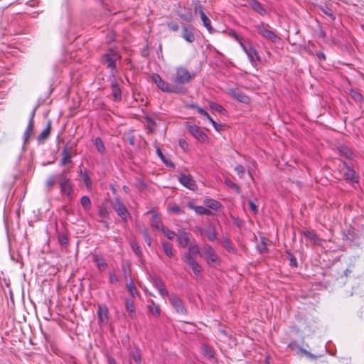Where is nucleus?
I'll return each instance as SVG.
<instances>
[{
	"label": "nucleus",
	"instance_id": "1",
	"mask_svg": "<svg viewBox=\"0 0 364 364\" xmlns=\"http://www.w3.org/2000/svg\"><path fill=\"white\" fill-rule=\"evenodd\" d=\"M254 28L257 34L272 43H277L280 40L279 37L273 31L269 30L270 26L268 23L260 22L255 25Z\"/></svg>",
	"mask_w": 364,
	"mask_h": 364
},
{
	"label": "nucleus",
	"instance_id": "2",
	"mask_svg": "<svg viewBox=\"0 0 364 364\" xmlns=\"http://www.w3.org/2000/svg\"><path fill=\"white\" fill-rule=\"evenodd\" d=\"M151 80L156 85L158 88L163 92L172 93L183 92L182 88L178 87L177 85H171L168 84V82H165L158 74H153L151 76Z\"/></svg>",
	"mask_w": 364,
	"mask_h": 364
},
{
	"label": "nucleus",
	"instance_id": "3",
	"mask_svg": "<svg viewBox=\"0 0 364 364\" xmlns=\"http://www.w3.org/2000/svg\"><path fill=\"white\" fill-rule=\"evenodd\" d=\"M195 77L194 73H190L186 68L180 67L176 69V77L172 80L176 85L189 82Z\"/></svg>",
	"mask_w": 364,
	"mask_h": 364
},
{
	"label": "nucleus",
	"instance_id": "4",
	"mask_svg": "<svg viewBox=\"0 0 364 364\" xmlns=\"http://www.w3.org/2000/svg\"><path fill=\"white\" fill-rule=\"evenodd\" d=\"M201 255L210 266L213 267L220 262L219 257L210 245H206L201 248Z\"/></svg>",
	"mask_w": 364,
	"mask_h": 364
},
{
	"label": "nucleus",
	"instance_id": "5",
	"mask_svg": "<svg viewBox=\"0 0 364 364\" xmlns=\"http://www.w3.org/2000/svg\"><path fill=\"white\" fill-rule=\"evenodd\" d=\"M58 177L60 178L59 186L60 193L63 195H65L68 199H72L73 188L70 179L65 174V172L60 173Z\"/></svg>",
	"mask_w": 364,
	"mask_h": 364
},
{
	"label": "nucleus",
	"instance_id": "6",
	"mask_svg": "<svg viewBox=\"0 0 364 364\" xmlns=\"http://www.w3.org/2000/svg\"><path fill=\"white\" fill-rule=\"evenodd\" d=\"M241 48L247 54L251 64L254 67L258 66L260 63L261 59L256 49L254 48L249 43L247 44L245 43L244 45H242Z\"/></svg>",
	"mask_w": 364,
	"mask_h": 364
},
{
	"label": "nucleus",
	"instance_id": "7",
	"mask_svg": "<svg viewBox=\"0 0 364 364\" xmlns=\"http://www.w3.org/2000/svg\"><path fill=\"white\" fill-rule=\"evenodd\" d=\"M113 208L116 211L117 214L122 218L124 222H127L130 216L129 213L127 210L126 206L122 203L119 198L117 197L114 199V203Z\"/></svg>",
	"mask_w": 364,
	"mask_h": 364
},
{
	"label": "nucleus",
	"instance_id": "8",
	"mask_svg": "<svg viewBox=\"0 0 364 364\" xmlns=\"http://www.w3.org/2000/svg\"><path fill=\"white\" fill-rule=\"evenodd\" d=\"M172 306L176 311L182 315L186 314V309L184 306L183 300L176 294H171L168 297Z\"/></svg>",
	"mask_w": 364,
	"mask_h": 364
},
{
	"label": "nucleus",
	"instance_id": "9",
	"mask_svg": "<svg viewBox=\"0 0 364 364\" xmlns=\"http://www.w3.org/2000/svg\"><path fill=\"white\" fill-rule=\"evenodd\" d=\"M181 36L187 43H193L196 41L194 28L191 25L182 24Z\"/></svg>",
	"mask_w": 364,
	"mask_h": 364
},
{
	"label": "nucleus",
	"instance_id": "10",
	"mask_svg": "<svg viewBox=\"0 0 364 364\" xmlns=\"http://www.w3.org/2000/svg\"><path fill=\"white\" fill-rule=\"evenodd\" d=\"M178 181L181 185L186 187L189 190L196 191L198 188L196 181L193 180L191 175L181 173L178 176Z\"/></svg>",
	"mask_w": 364,
	"mask_h": 364
},
{
	"label": "nucleus",
	"instance_id": "11",
	"mask_svg": "<svg viewBox=\"0 0 364 364\" xmlns=\"http://www.w3.org/2000/svg\"><path fill=\"white\" fill-rule=\"evenodd\" d=\"M245 1L242 6H250L255 12L258 13L260 16H265L267 14V10L257 1V0H243Z\"/></svg>",
	"mask_w": 364,
	"mask_h": 364
},
{
	"label": "nucleus",
	"instance_id": "12",
	"mask_svg": "<svg viewBox=\"0 0 364 364\" xmlns=\"http://www.w3.org/2000/svg\"><path fill=\"white\" fill-rule=\"evenodd\" d=\"M119 58L117 53L110 50L109 53L105 54L104 61L107 64L108 68L113 70L116 68V61Z\"/></svg>",
	"mask_w": 364,
	"mask_h": 364
},
{
	"label": "nucleus",
	"instance_id": "13",
	"mask_svg": "<svg viewBox=\"0 0 364 364\" xmlns=\"http://www.w3.org/2000/svg\"><path fill=\"white\" fill-rule=\"evenodd\" d=\"M185 262L188 264V265L191 268L193 272L194 273L196 277H202V267L200 264L193 257H191L190 255L187 256V259H185Z\"/></svg>",
	"mask_w": 364,
	"mask_h": 364
},
{
	"label": "nucleus",
	"instance_id": "14",
	"mask_svg": "<svg viewBox=\"0 0 364 364\" xmlns=\"http://www.w3.org/2000/svg\"><path fill=\"white\" fill-rule=\"evenodd\" d=\"M195 10L196 11H199L200 16L203 22V25L207 28L208 31L210 33H213L215 31V30L211 26V21L203 12V6L200 4H197L195 7Z\"/></svg>",
	"mask_w": 364,
	"mask_h": 364
},
{
	"label": "nucleus",
	"instance_id": "15",
	"mask_svg": "<svg viewBox=\"0 0 364 364\" xmlns=\"http://www.w3.org/2000/svg\"><path fill=\"white\" fill-rule=\"evenodd\" d=\"M153 284L155 288H156L159 291V294L165 298L168 297L170 295L168 294V291L166 290L165 287L164 282L162 281V279L158 277L154 276L152 279Z\"/></svg>",
	"mask_w": 364,
	"mask_h": 364
},
{
	"label": "nucleus",
	"instance_id": "16",
	"mask_svg": "<svg viewBox=\"0 0 364 364\" xmlns=\"http://www.w3.org/2000/svg\"><path fill=\"white\" fill-rule=\"evenodd\" d=\"M188 132L198 141H205L208 138L206 134L196 125L188 126Z\"/></svg>",
	"mask_w": 364,
	"mask_h": 364
},
{
	"label": "nucleus",
	"instance_id": "17",
	"mask_svg": "<svg viewBox=\"0 0 364 364\" xmlns=\"http://www.w3.org/2000/svg\"><path fill=\"white\" fill-rule=\"evenodd\" d=\"M98 321L100 324L105 325L108 323V309L105 305H99L97 308Z\"/></svg>",
	"mask_w": 364,
	"mask_h": 364
},
{
	"label": "nucleus",
	"instance_id": "18",
	"mask_svg": "<svg viewBox=\"0 0 364 364\" xmlns=\"http://www.w3.org/2000/svg\"><path fill=\"white\" fill-rule=\"evenodd\" d=\"M230 94L235 100L244 104H248L250 101V97L239 90L232 89L230 90Z\"/></svg>",
	"mask_w": 364,
	"mask_h": 364
},
{
	"label": "nucleus",
	"instance_id": "19",
	"mask_svg": "<svg viewBox=\"0 0 364 364\" xmlns=\"http://www.w3.org/2000/svg\"><path fill=\"white\" fill-rule=\"evenodd\" d=\"M112 95L114 101L122 100V92L117 80L114 78L111 82Z\"/></svg>",
	"mask_w": 364,
	"mask_h": 364
},
{
	"label": "nucleus",
	"instance_id": "20",
	"mask_svg": "<svg viewBox=\"0 0 364 364\" xmlns=\"http://www.w3.org/2000/svg\"><path fill=\"white\" fill-rule=\"evenodd\" d=\"M343 175L346 180L351 183H358V176L351 167L346 166Z\"/></svg>",
	"mask_w": 364,
	"mask_h": 364
},
{
	"label": "nucleus",
	"instance_id": "21",
	"mask_svg": "<svg viewBox=\"0 0 364 364\" xmlns=\"http://www.w3.org/2000/svg\"><path fill=\"white\" fill-rule=\"evenodd\" d=\"M203 232V235L210 242L215 240L217 238L215 226L213 223L210 224L207 228H205Z\"/></svg>",
	"mask_w": 364,
	"mask_h": 364
},
{
	"label": "nucleus",
	"instance_id": "22",
	"mask_svg": "<svg viewBox=\"0 0 364 364\" xmlns=\"http://www.w3.org/2000/svg\"><path fill=\"white\" fill-rule=\"evenodd\" d=\"M92 259L100 271H105L107 269L108 265L102 256L95 254L92 255Z\"/></svg>",
	"mask_w": 364,
	"mask_h": 364
},
{
	"label": "nucleus",
	"instance_id": "23",
	"mask_svg": "<svg viewBox=\"0 0 364 364\" xmlns=\"http://www.w3.org/2000/svg\"><path fill=\"white\" fill-rule=\"evenodd\" d=\"M71 162H72V160H71L70 149L68 147V146H65L63 148V150H62V159L60 160V166H65Z\"/></svg>",
	"mask_w": 364,
	"mask_h": 364
},
{
	"label": "nucleus",
	"instance_id": "24",
	"mask_svg": "<svg viewBox=\"0 0 364 364\" xmlns=\"http://www.w3.org/2000/svg\"><path fill=\"white\" fill-rule=\"evenodd\" d=\"M301 235L311 240L314 242V244H319V242L321 241V239L318 238V237L316 235V232L313 230L306 229L304 230H302Z\"/></svg>",
	"mask_w": 364,
	"mask_h": 364
},
{
	"label": "nucleus",
	"instance_id": "25",
	"mask_svg": "<svg viewBox=\"0 0 364 364\" xmlns=\"http://www.w3.org/2000/svg\"><path fill=\"white\" fill-rule=\"evenodd\" d=\"M34 114H35V110H33L32 112L31 118L30 119L28 124L27 126V128L23 134V139H24L25 144H26L28 141L29 138H30V136L33 132V118L34 117Z\"/></svg>",
	"mask_w": 364,
	"mask_h": 364
},
{
	"label": "nucleus",
	"instance_id": "26",
	"mask_svg": "<svg viewBox=\"0 0 364 364\" xmlns=\"http://www.w3.org/2000/svg\"><path fill=\"white\" fill-rule=\"evenodd\" d=\"M177 15L180 18L187 23H191L193 20V16L191 9L185 10L184 11H178Z\"/></svg>",
	"mask_w": 364,
	"mask_h": 364
},
{
	"label": "nucleus",
	"instance_id": "27",
	"mask_svg": "<svg viewBox=\"0 0 364 364\" xmlns=\"http://www.w3.org/2000/svg\"><path fill=\"white\" fill-rule=\"evenodd\" d=\"M51 129V122L48 121L46 127L43 130V132L38 136V142L43 143L44 141L48 137Z\"/></svg>",
	"mask_w": 364,
	"mask_h": 364
},
{
	"label": "nucleus",
	"instance_id": "28",
	"mask_svg": "<svg viewBox=\"0 0 364 364\" xmlns=\"http://www.w3.org/2000/svg\"><path fill=\"white\" fill-rule=\"evenodd\" d=\"M79 173H80V176L82 178V180L84 181L86 188L88 191H90L92 189V180H91L90 177L88 176L87 171L80 169Z\"/></svg>",
	"mask_w": 364,
	"mask_h": 364
},
{
	"label": "nucleus",
	"instance_id": "29",
	"mask_svg": "<svg viewBox=\"0 0 364 364\" xmlns=\"http://www.w3.org/2000/svg\"><path fill=\"white\" fill-rule=\"evenodd\" d=\"M203 203L206 207L214 210H218L221 206L218 201L210 198L204 199Z\"/></svg>",
	"mask_w": 364,
	"mask_h": 364
},
{
	"label": "nucleus",
	"instance_id": "30",
	"mask_svg": "<svg viewBox=\"0 0 364 364\" xmlns=\"http://www.w3.org/2000/svg\"><path fill=\"white\" fill-rule=\"evenodd\" d=\"M125 307L127 311L128 312L129 316L130 318H134L135 316V307L134 301L131 299H126Z\"/></svg>",
	"mask_w": 364,
	"mask_h": 364
},
{
	"label": "nucleus",
	"instance_id": "31",
	"mask_svg": "<svg viewBox=\"0 0 364 364\" xmlns=\"http://www.w3.org/2000/svg\"><path fill=\"white\" fill-rule=\"evenodd\" d=\"M177 240L181 247H186L189 243V234L186 232H183L177 237Z\"/></svg>",
	"mask_w": 364,
	"mask_h": 364
},
{
	"label": "nucleus",
	"instance_id": "32",
	"mask_svg": "<svg viewBox=\"0 0 364 364\" xmlns=\"http://www.w3.org/2000/svg\"><path fill=\"white\" fill-rule=\"evenodd\" d=\"M338 151L340 154L346 159H352L354 156V154L348 146H342L338 149Z\"/></svg>",
	"mask_w": 364,
	"mask_h": 364
},
{
	"label": "nucleus",
	"instance_id": "33",
	"mask_svg": "<svg viewBox=\"0 0 364 364\" xmlns=\"http://www.w3.org/2000/svg\"><path fill=\"white\" fill-rule=\"evenodd\" d=\"M151 226L157 230H161L164 226L161 223V220L156 214H153L151 218Z\"/></svg>",
	"mask_w": 364,
	"mask_h": 364
},
{
	"label": "nucleus",
	"instance_id": "34",
	"mask_svg": "<svg viewBox=\"0 0 364 364\" xmlns=\"http://www.w3.org/2000/svg\"><path fill=\"white\" fill-rule=\"evenodd\" d=\"M227 33L230 37L233 38L236 41H237L240 47H242V45L245 43L242 36L237 33L235 31L230 29L228 31Z\"/></svg>",
	"mask_w": 364,
	"mask_h": 364
},
{
	"label": "nucleus",
	"instance_id": "35",
	"mask_svg": "<svg viewBox=\"0 0 364 364\" xmlns=\"http://www.w3.org/2000/svg\"><path fill=\"white\" fill-rule=\"evenodd\" d=\"M80 203L85 211H88L91 209V200L88 196H82L80 199Z\"/></svg>",
	"mask_w": 364,
	"mask_h": 364
},
{
	"label": "nucleus",
	"instance_id": "36",
	"mask_svg": "<svg viewBox=\"0 0 364 364\" xmlns=\"http://www.w3.org/2000/svg\"><path fill=\"white\" fill-rule=\"evenodd\" d=\"M161 245L164 253L168 257H172L173 256L172 245L167 242H162Z\"/></svg>",
	"mask_w": 364,
	"mask_h": 364
},
{
	"label": "nucleus",
	"instance_id": "37",
	"mask_svg": "<svg viewBox=\"0 0 364 364\" xmlns=\"http://www.w3.org/2000/svg\"><path fill=\"white\" fill-rule=\"evenodd\" d=\"M200 253V249L198 245H193L188 247V252L184 255V259H187V256L190 255L191 257H193Z\"/></svg>",
	"mask_w": 364,
	"mask_h": 364
},
{
	"label": "nucleus",
	"instance_id": "38",
	"mask_svg": "<svg viewBox=\"0 0 364 364\" xmlns=\"http://www.w3.org/2000/svg\"><path fill=\"white\" fill-rule=\"evenodd\" d=\"M148 309L155 317H159L160 316L159 306L154 302L152 301L151 304L148 306Z\"/></svg>",
	"mask_w": 364,
	"mask_h": 364
},
{
	"label": "nucleus",
	"instance_id": "39",
	"mask_svg": "<svg viewBox=\"0 0 364 364\" xmlns=\"http://www.w3.org/2000/svg\"><path fill=\"white\" fill-rule=\"evenodd\" d=\"M95 146L98 152L101 154H103L105 152V147L100 137H97L95 139Z\"/></svg>",
	"mask_w": 364,
	"mask_h": 364
},
{
	"label": "nucleus",
	"instance_id": "40",
	"mask_svg": "<svg viewBox=\"0 0 364 364\" xmlns=\"http://www.w3.org/2000/svg\"><path fill=\"white\" fill-rule=\"evenodd\" d=\"M127 289L132 295V296L135 297L139 296V291H137L136 287L134 286L132 282H130L129 284H127Z\"/></svg>",
	"mask_w": 364,
	"mask_h": 364
},
{
	"label": "nucleus",
	"instance_id": "41",
	"mask_svg": "<svg viewBox=\"0 0 364 364\" xmlns=\"http://www.w3.org/2000/svg\"><path fill=\"white\" fill-rule=\"evenodd\" d=\"M257 248L260 253H264L267 251V239L265 237L261 238V242L257 245Z\"/></svg>",
	"mask_w": 364,
	"mask_h": 364
},
{
	"label": "nucleus",
	"instance_id": "42",
	"mask_svg": "<svg viewBox=\"0 0 364 364\" xmlns=\"http://www.w3.org/2000/svg\"><path fill=\"white\" fill-rule=\"evenodd\" d=\"M350 95L355 102H361L363 99V95L359 92L353 89L350 91Z\"/></svg>",
	"mask_w": 364,
	"mask_h": 364
},
{
	"label": "nucleus",
	"instance_id": "43",
	"mask_svg": "<svg viewBox=\"0 0 364 364\" xmlns=\"http://www.w3.org/2000/svg\"><path fill=\"white\" fill-rule=\"evenodd\" d=\"M168 210L176 214H183L184 211L179 205L173 204L169 205L168 208Z\"/></svg>",
	"mask_w": 364,
	"mask_h": 364
},
{
	"label": "nucleus",
	"instance_id": "44",
	"mask_svg": "<svg viewBox=\"0 0 364 364\" xmlns=\"http://www.w3.org/2000/svg\"><path fill=\"white\" fill-rule=\"evenodd\" d=\"M195 211L198 215H209L211 214V212L208 209L205 208L203 206H198V205H197L196 207Z\"/></svg>",
	"mask_w": 364,
	"mask_h": 364
},
{
	"label": "nucleus",
	"instance_id": "45",
	"mask_svg": "<svg viewBox=\"0 0 364 364\" xmlns=\"http://www.w3.org/2000/svg\"><path fill=\"white\" fill-rule=\"evenodd\" d=\"M161 232H163V233H164V235H166V236L169 240H173V239L176 236V234L173 231H172V230H169V229H168L167 228H165V227H164V228L161 230Z\"/></svg>",
	"mask_w": 364,
	"mask_h": 364
},
{
	"label": "nucleus",
	"instance_id": "46",
	"mask_svg": "<svg viewBox=\"0 0 364 364\" xmlns=\"http://www.w3.org/2000/svg\"><path fill=\"white\" fill-rule=\"evenodd\" d=\"M209 105L212 109H213L219 113H223L225 111L224 108L221 105H220L214 102H210Z\"/></svg>",
	"mask_w": 364,
	"mask_h": 364
},
{
	"label": "nucleus",
	"instance_id": "47",
	"mask_svg": "<svg viewBox=\"0 0 364 364\" xmlns=\"http://www.w3.org/2000/svg\"><path fill=\"white\" fill-rule=\"evenodd\" d=\"M58 240L60 245L66 246L68 244V238L65 234H59Z\"/></svg>",
	"mask_w": 364,
	"mask_h": 364
},
{
	"label": "nucleus",
	"instance_id": "48",
	"mask_svg": "<svg viewBox=\"0 0 364 364\" xmlns=\"http://www.w3.org/2000/svg\"><path fill=\"white\" fill-rule=\"evenodd\" d=\"M191 107L196 109L200 114L205 117V118H209V114L204 109L194 104L191 105Z\"/></svg>",
	"mask_w": 364,
	"mask_h": 364
},
{
	"label": "nucleus",
	"instance_id": "49",
	"mask_svg": "<svg viewBox=\"0 0 364 364\" xmlns=\"http://www.w3.org/2000/svg\"><path fill=\"white\" fill-rule=\"evenodd\" d=\"M235 170L237 172V174L239 176V178H243L244 174L245 173V168L242 165H237L235 168Z\"/></svg>",
	"mask_w": 364,
	"mask_h": 364
},
{
	"label": "nucleus",
	"instance_id": "50",
	"mask_svg": "<svg viewBox=\"0 0 364 364\" xmlns=\"http://www.w3.org/2000/svg\"><path fill=\"white\" fill-rule=\"evenodd\" d=\"M156 153H157V155L160 157V159L163 161V162L165 163L167 166H173V164L171 161H168L165 159L164 156L163 155V154L159 148L156 149Z\"/></svg>",
	"mask_w": 364,
	"mask_h": 364
},
{
	"label": "nucleus",
	"instance_id": "51",
	"mask_svg": "<svg viewBox=\"0 0 364 364\" xmlns=\"http://www.w3.org/2000/svg\"><path fill=\"white\" fill-rule=\"evenodd\" d=\"M168 28L172 31H178L179 29V26L176 22L174 21H168L166 23Z\"/></svg>",
	"mask_w": 364,
	"mask_h": 364
},
{
	"label": "nucleus",
	"instance_id": "52",
	"mask_svg": "<svg viewBox=\"0 0 364 364\" xmlns=\"http://www.w3.org/2000/svg\"><path fill=\"white\" fill-rule=\"evenodd\" d=\"M225 183L227 186H228L230 188L235 190L237 193H240V186L236 184L235 183H233L232 181H231L230 180H226L225 181Z\"/></svg>",
	"mask_w": 364,
	"mask_h": 364
},
{
	"label": "nucleus",
	"instance_id": "53",
	"mask_svg": "<svg viewBox=\"0 0 364 364\" xmlns=\"http://www.w3.org/2000/svg\"><path fill=\"white\" fill-rule=\"evenodd\" d=\"M55 177L54 176H50L46 182V185L48 189L52 188L53 186L55 185Z\"/></svg>",
	"mask_w": 364,
	"mask_h": 364
},
{
	"label": "nucleus",
	"instance_id": "54",
	"mask_svg": "<svg viewBox=\"0 0 364 364\" xmlns=\"http://www.w3.org/2000/svg\"><path fill=\"white\" fill-rule=\"evenodd\" d=\"M143 237L144 238V240L146 242V243L149 245V246H151V239L149 235V232H148V230L146 229H144L143 230Z\"/></svg>",
	"mask_w": 364,
	"mask_h": 364
},
{
	"label": "nucleus",
	"instance_id": "55",
	"mask_svg": "<svg viewBox=\"0 0 364 364\" xmlns=\"http://www.w3.org/2000/svg\"><path fill=\"white\" fill-rule=\"evenodd\" d=\"M109 281L110 283L117 284L119 282L117 276L114 272H110L109 275Z\"/></svg>",
	"mask_w": 364,
	"mask_h": 364
},
{
	"label": "nucleus",
	"instance_id": "56",
	"mask_svg": "<svg viewBox=\"0 0 364 364\" xmlns=\"http://www.w3.org/2000/svg\"><path fill=\"white\" fill-rule=\"evenodd\" d=\"M99 215L102 218H107L109 216V213L106 208L101 207L99 210Z\"/></svg>",
	"mask_w": 364,
	"mask_h": 364
},
{
	"label": "nucleus",
	"instance_id": "57",
	"mask_svg": "<svg viewBox=\"0 0 364 364\" xmlns=\"http://www.w3.org/2000/svg\"><path fill=\"white\" fill-rule=\"evenodd\" d=\"M132 246V249H133L134 253L137 256L141 257L142 255L141 248L136 244H133Z\"/></svg>",
	"mask_w": 364,
	"mask_h": 364
},
{
	"label": "nucleus",
	"instance_id": "58",
	"mask_svg": "<svg viewBox=\"0 0 364 364\" xmlns=\"http://www.w3.org/2000/svg\"><path fill=\"white\" fill-rule=\"evenodd\" d=\"M203 352L206 356H208L209 358L213 357L214 353L209 347H208V346L204 347Z\"/></svg>",
	"mask_w": 364,
	"mask_h": 364
},
{
	"label": "nucleus",
	"instance_id": "59",
	"mask_svg": "<svg viewBox=\"0 0 364 364\" xmlns=\"http://www.w3.org/2000/svg\"><path fill=\"white\" fill-rule=\"evenodd\" d=\"M249 206L250 210L255 214L257 212V207L252 200H249Z\"/></svg>",
	"mask_w": 364,
	"mask_h": 364
},
{
	"label": "nucleus",
	"instance_id": "60",
	"mask_svg": "<svg viewBox=\"0 0 364 364\" xmlns=\"http://www.w3.org/2000/svg\"><path fill=\"white\" fill-rule=\"evenodd\" d=\"M132 358L136 363H140L141 361V355L138 352L132 353Z\"/></svg>",
	"mask_w": 364,
	"mask_h": 364
},
{
	"label": "nucleus",
	"instance_id": "61",
	"mask_svg": "<svg viewBox=\"0 0 364 364\" xmlns=\"http://www.w3.org/2000/svg\"><path fill=\"white\" fill-rule=\"evenodd\" d=\"M127 141H128V143L132 145V146H134V143H135V139H134V136L133 135H129L127 136Z\"/></svg>",
	"mask_w": 364,
	"mask_h": 364
},
{
	"label": "nucleus",
	"instance_id": "62",
	"mask_svg": "<svg viewBox=\"0 0 364 364\" xmlns=\"http://www.w3.org/2000/svg\"><path fill=\"white\" fill-rule=\"evenodd\" d=\"M324 14H326L327 16H328L332 21L335 20L336 18V16H334V14L327 10H323Z\"/></svg>",
	"mask_w": 364,
	"mask_h": 364
},
{
	"label": "nucleus",
	"instance_id": "63",
	"mask_svg": "<svg viewBox=\"0 0 364 364\" xmlns=\"http://www.w3.org/2000/svg\"><path fill=\"white\" fill-rule=\"evenodd\" d=\"M205 230L204 228H198L197 227L195 230V232L196 233H199L200 235H203V231Z\"/></svg>",
	"mask_w": 364,
	"mask_h": 364
},
{
	"label": "nucleus",
	"instance_id": "64",
	"mask_svg": "<svg viewBox=\"0 0 364 364\" xmlns=\"http://www.w3.org/2000/svg\"><path fill=\"white\" fill-rule=\"evenodd\" d=\"M213 126L215 128V129L218 131V132L220 131L222 129V128H223V125L220 124H218L217 122L214 125H213Z\"/></svg>",
	"mask_w": 364,
	"mask_h": 364
}]
</instances>
